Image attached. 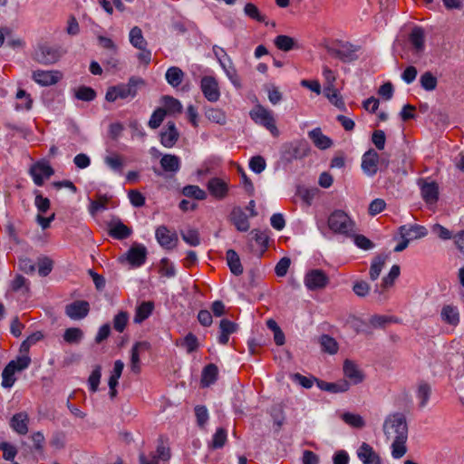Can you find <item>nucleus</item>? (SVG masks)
Here are the masks:
<instances>
[{"instance_id":"1","label":"nucleus","mask_w":464,"mask_h":464,"mask_svg":"<svg viewBox=\"0 0 464 464\" xmlns=\"http://www.w3.org/2000/svg\"><path fill=\"white\" fill-rule=\"evenodd\" d=\"M144 84V81L139 77H130L127 83H121L111 86L107 89L105 100L109 102H114L118 99L132 100L138 93L140 86Z\"/></svg>"},{"instance_id":"2","label":"nucleus","mask_w":464,"mask_h":464,"mask_svg":"<svg viewBox=\"0 0 464 464\" xmlns=\"http://www.w3.org/2000/svg\"><path fill=\"white\" fill-rule=\"evenodd\" d=\"M383 432L388 440L408 438V426L406 418L402 413L389 415L383 423Z\"/></svg>"},{"instance_id":"3","label":"nucleus","mask_w":464,"mask_h":464,"mask_svg":"<svg viewBox=\"0 0 464 464\" xmlns=\"http://www.w3.org/2000/svg\"><path fill=\"white\" fill-rule=\"evenodd\" d=\"M329 228L336 234L350 236L354 231L355 224L343 210H334L328 218Z\"/></svg>"},{"instance_id":"4","label":"nucleus","mask_w":464,"mask_h":464,"mask_svg":"<svg viewBox=\"0 0 464 464\" xmlns=\"http://www.w3.org/2000/svg\"><path fill=\"white\" fill-rule=\"evenodd\" d=\"M30 363L31 359L27 355L19 356L15 360L10 361L2 372V386L11 388L16 381L14 373L25 370Z\"/></svg>"},{"instance_id":"5","label":"nucleus","mask_w":464,"mask_h":464,"mask_svg":"<svg viewBox=\"0 0 464 464\" xmlns=\"http://www.w3.org/2000/svg\"><path fill=\"white\" fill-rule=\"evenodd\" d=\"M251 119L257 124L266 127L274 136H277L279 131L276 126L272 112L261 105L256 106L250 111Z\"/></svg>"},{"instance_id":"6","label":"nucleus","mask_w":464,"mask_h":464,"mask_svg":"<svg viewBox=\"0 0 464 464\" xmlns=\"http://www.w3.org/2000/svg\"><path fill=\"white\" fill-rule=\"evenodd\" d=\"M309 145L306 141L298 140L295 142L286 143L283 147V158L286 161H293L294 160H300L306 157L309 153Z\"/></svg>"},{"instance_id":"7","label":"nucleus","mask_w":464,"mask_h":464,"mask_svg":"<svg viewBox=\"0 0 464 464\" xmlns=\"http://www.w3.org/2000/svg\"><path fill=\"white\" fill-rule=\"evenodd\" d=\"M326 50L329 54L340 59L343 63H350L357 59L356 52L358 47L348 42H340L338 47L327 46Z\"/></svg>"},{"instance_id":"8","label":"nucleus","mask_w":464,"mask_h":464,"mask_svg":"<svg viewBox=\"0 0 464 464\" xmlns=\"http://www.w3.org/2000/svg\"><path fill=\"white\" fill-rule=\"evenodd\" d=\"M29 173L34 184L42 186L44 179H48L54 174V170L47 161L40 160L31 166Z\"/></svg>"},{"instance_id":"9","label":"nucleus","mask_w":464,"mask_h":464,"mask_svg":"<svg viewBox=\"0 0 464 464\" xmlns=\"http://www.w3.org/2000/svg\"><path fill=\"white\" fill-rule=\"evenodd\" d=\"M328 283L327 275L321 269H313L306 273L304 276V285L311 291L323 289Z\"/></svg>"},{"instance_id":"10","label":"nucleus","mask_w":464,"mask_h":464,"mask_svg":"<svg viewBox=\"0 0 464 464\" xmlns=\"http://www.w3.org/2000/svg\"><path fill=\"white\" fill-rule=\"evenodd\" d=\"M201 91L209 102H217L220 97L218 82L213 76H204L200 82Z\"/></svg>"},{"instance_id":"11","label":"nucleus","mask_w":464,"mask_h":464,"mask_svg":"<svg viewBox=\"0 0 464 464\" xmlns=\"http://www.w3.org/2000/svg\"><path fill=\"white\" fill-rule=\"evenodd\" d=\"M147 257V248L141 244H134L126 253L125 259L134 267L142 266Z\"/></svg>"},{"instance_id":"12","label":"nucleus","mask_w":464,"mask_h":464,"mask_svg":"<svg viewBox=\"0 0 464 464\" xmlns=\"http://www.w3.org/2000/svg\"><path fill=\"white\" fill-rule=\"evenodd\" d=\"M379 154L372 149L367 150L362 158V169L369 177L374 176L378 171Z\"/></svg>"},{"instance_id":"13","label":"nucleus","mask_w":464,"mask_h":464,"mask_svg":"<svg viewBox=\"0 0 464 464\" xmlns=\"http://www.w3.org/2000/svg\"><path fill=\"white\" fill-rule=\"evenodd\" d=\"M158 243L166 249L173 248L178 241L176 233L170 232L167 227L160 226L155 232Z\"/></svg>"},{"instance_id":"14","label":"nucleus","mask_w":464,"mask_h":464,"mask_svg":"<svg viewBox=\"0 0 464 464\" xmlns=\"http://www.w3.org/2000/svg\"><path fill=\"white\" fill-rule=\"evenodd\" d=\"M90 310L89 303L86 301H75L65 307V314L72 320L84 318Z\"/></svg>"},{"instance_id":"15","label":"nucleus","mask_w":464,"mask_h":464,"mask_svg":"<svg viewBox=\"0 0 464 464\" xmlns=\"http://www.w3.org/2000/svg\"><path fill=\"white\" fill-rule=\"evenodd\" d=\"M60 56L59 51L49 45L40 46L35 53L37 62L44 64L54 63L59 60Z\"/></svg>"},{"instance_id":"16","label":"nucleus","mask_w":464,"mask_h":464,"mask_svg":"<svg viewBox=\"0 0 464 464\" xmlns=\"http://www.w3.org/2000/svg\"><path fill=\"white\" fill-rule=\"evenodd\" d=\"M150 345L148 342H137L131 348L130 370L134 373L140 372V356L149 351Z\"/></svg>"},{"instance_id":"17","label":"nucleus","mask_w":464,"mask_h":464,"mask_svg":"<svg viewBox=\"0 0 464 464\" xmlns=\"http://www.w3.org/2000/svg\"><path fill=\"white\" fill-rule=\"evenodd\" d=\"M208 189L214 198L222 199L227 195L228 185L219 178H212L208 182Z\"/></svg>"},{"instance_id":"18","label":"nucleus","mask_w":464,"mask_h":464,"mask_svg":"<svg viewBox=\"0 0 464 464\" xmlns=\"http://www.w3.org/2000/svg\"><path fill=\"white\" fill-rule=\"evenodd\" d=\"M358 458L363 464H381L379 455L374 451L373 448L366 442H362L357 450Z\"/></svg>"},{"instance_id":"19","label":"nucleus","mask_w":464,"mask_h":464,"mask_svg":"<svg viewBox=\"0 0 464 464\" xmlns=\"http://www.w3.org/2000/svg\"><path fill=\"white\" fill-rule=\"evenodd\" d=\"M343 374L353 384L361 383L364 379L362 372L350 360H345L343 362Z\"/></svg>"},{"instance_id":"20","label":"nucleus","mask_w":464,"mask_h":464,"mask_svg":"<svg viewBox=\"0 0 464 464\" xmlns=\"http://www.w3.org/2000/svg\"><path fill=\"white\" fill-rule=\"evenodd\" d=\"M230 221L235 225L237 229L246 232L249 229L250 225L247 216L240 207H235L230 213Z\"/></svg>"},{"instance_id":"21","label":"nucleus","mask_w":464,"mask_h":464,"mask_svg":"<svg viewBox=\"0 0 464 464\" xmlns=\"http://www.w3.org/2000/svg\"><path fill=\"white\" fill-rule=\"evenodd\" d=\"M422 198L427 204H434L439 198V187L435 182L420 183Z\"/></svg>"},{"instance_id":"22","label":"nucleus","mask_w":464,"mask_h":464,"mask_svg":"<svg viewBox=\"0 0 464 464\" xmlns=\"http://www.w3.org/2000/svg\"><path fill=\"white\" fill-rule=\"evenodd\" d=\"M179 134L176 129L175 123L169 121L167 129L160 133V143L165 148H172L178 141Z\"/></svg>"},{"instance_id":"23","label":"nucleus","mask_w":464,"mask_h":464,"mask_svg":"<svg viewBox=\"0 0 464 464\" xmlns=\"http://www.w3.org/2000/svg\"><path fill=\"white\" fill-rule=\"evenodd\" d=\"M57 74V72L37 70L33 72V79L42 86H48L58 82Z\"/></svg>"},{"instance_id":"24","label":"nucleus","mask_w":464,"mask_h":464,"mask_svg":"<svg viewBox=\"0 0 464 464\" xmlns=\"http://www.w3.org/2000/svg\"><path fill=\"white\" fill-rule=\"evenodd\" d=\"M219 330L218 343L225 345L229 340V335L237 332V324L228 319H222L219 323Z\"/></svg>"},{"instance_id":"25","label":"nucleus","mask_w":464,"mask_h":464,"mask_svg":"<svg viewBox=\"0 0 464 464\" xmlns=\"http://www.w3.org/2000/svg\"><path fill=\"white\" fill-rule=\"evenodd\" d=\"M28 421L29 418L27 413L19 412L12 417L10 426L17 433L24 435L28 432Z\"/></svg>"},{"instance_id":"26","label":"nucleus","mask_w":464,"mask_h":464,"mask_svg":"<svg viewBox=\"0 0 464 464\" xmlns=\"http://www.w3.org/2000/svg\"><path fill=\"white\" fill-rule=\"evenodd\" d=\"M317 386L322 391H326L332 393H339L347 392L350 389V382L345 380H341L336 382L317 381Z\"/></svg>"},{"instance_id":"27","label":"nucleus","mask_w":464,"mask_h":464,"mask_svg":"<svg viewBox=\"0 0 464 464\" xmlns=\"http://www.w3.org/2000/svg\"><path fill=\"white\" fill-rule=\"evenodd\" d=\"M440 316L443 322L453 326L458 325L460 320L458 307L452 304L444 305Z\"/></svg>"},{"instance_id":"28","label":"nucleus","mask_w":464,"mask_h":464,"mask_svg":"<svg viewBox=\"0 0 464 464\" xmlns=\"http://www.w3.org/2000/svg\"><path fill=\"white\" fill-rule=\"evenodd\" d=\"M410 42L416 53L424 51L425 34L421 27H414L410 34Z\"/></svg>"},{"instance_id":"29","label":"nucleus","mask_w":464,"mask_h":464,"mask_svg":"<svg viewBox=\"0 0 464 464\" xmlns=\"http://www.w3.org/2000/svg\"><path fill=\"white\" fill-rule=\"evenodd\" d=\"M309 138L313 140L314 144L320 150H326L333 144L332 140L323 134L321 129L316 128L309 131Z\"/></svg>"},{"instance_id":"30","label":"nucleus","mask_w":464,"mask_h":464,"mask_svg":"<svg viewBox=\"0 0 464 464\" xmlns=\"http://www.w3.org/2000/svg\"><path fill=\"white\" fill-rule=\"evenodd\" d=\"M400 233L401 237H409V239H418L424 237L427 234V228L423 226L413 225L410 227L406 226H401L400 227Z\"/></svg>"},{"instance_id":"31","label":"nucleus","mask_w":464,"mask_h":464,"mask_svg":"<svg viewBox=\"0 0 464 464\" xmlns=\"http://www.w3.org/2000/svg\"><path fill=\"white\" fill-rule=\"evenodd\" d=\"M160 166L166 172L177 173L180 169V160L173 154H165L160 159Z\"/></svg>"},{"instance_id":"32","label":"nucleus","mask_w":464,"mask_h":464,"mask_svg":"<svg viewBox=\"0 0 464 464\" xmlns=\"http://www.w3.org/2000/svg\"><path fill=\"white\" fill-rule=\"evenodd\" d=\"M218 374V369L216 364L209 363L204 367L201 375V385L202 387H208L213 384L217 379Z\"/></svg>"},{"instance_id":"33","label":"nucleus","mask_w":464,"mask_h":464,"mask_svg":"<svg viewBox=\"0 0 464 464\" xmlns=\"http://www.w3.org/2000/svg\"><path fill=\"white\" fill-rule=\"evenodd\" d=\"M131 234V229L118 220L110 225L109 235L116 239H125Z\"/></svg>"},{"instance_id":"34","label":"nucleus","mask_w":464,"mask_h":464,"mask_svg":"<svg viewBox=\"0 0 464 464\" xmlns=\"http://www.w3.org/2000/svg\"><path fill=\"white\" fill-rule=\"evenodd\" d=\"M220 66L223 69V71L225 72L227 77L231 82V83L237 89H240L241 88L240 78H239V76L237 74V71L236 67L234 66L232 59L231 58H227V63H222V64Z\"/></svg>"},{"instance_id":"35","label":"nucleus","mask_w":464,"mask_h":464,"mask_svg":"<svg viewBox=\"0 0 464 464\" xmlns=\"http://www.w3.org/2000/svg\"><path fill=\"white\" fill-rule=\"evenodd\" d=\"M226 258L231 273L235 276H240L243 273V266L237 253L233 249H229L227 251Z\"/></svg>"},{"instance_id":"36","label":"nucleus","mask_w":464,"mask_h":464,"mask_svg":"<svg viewBox=\"0 0 464 464\" xmlns=\"http://www.w3.org/2000/svg\"><path fill=\"white\" fill-rule=\"evenodd\" d=\"M324 94L338 109L342 111L346 110L345 103L335 87H324Z\"/></svg>"},{"instance_id":"37","label":"nucleus","mask_w":464,"mask_h":464,"mask_svg":"<svg viewBox=\"0 0 464 464\" xmlns=\"http://www.w3.org/2000/svg\"><path fill=\"white\" fill-rule=\"evenodd\" d=\"M386 259L387 256L384 255H378L372 259L369 272L370 279L372 281L377 280L386 263Z\"/></svg>"},{"instance_id":"38","label":"nucleus","mask_w":464,"mask_h":464,"mask_svg":"<svg viewBox=\"0 0 464 464\" xmlns=\"http://www.w3.org/2000/svg\"><path fill=\"white\" fill-rule=\"evenodd\" d=\"M154 304L152 302H143L137 308L134 315V323L140 324L146 320L152 313Z\"/></svg>"},{"instance_id":"39","label":"nucleus","mask_w":464,"mask_h":464,"mask_svg":"<svg viewBox=\"0 0 464 464\" xmlns=\"http://www.w3.org/2000/svg\"><path fill=\"white\" fill-rule=\"evenodd\" d=\"M166 80L172 87H178L183 81L184 72L179 67L172 66L166 72Z\"/></svg>"},{"instance_id":"40","label":"nucleus","mask_w":464,"mask_h":464,"mask_svg":"<svg viewBox=\"0 0 464 464\" xmlns=\"http://www.w3.org/2000/svg\"><path fill=\"white\" fill-rule=\"evenodd\" d=\"M130 42L137 49L144 50L147 47V41L144 39L140 27L134 26L130 32Z\"/></svg>"},{"instance_id":"41","label":"nucleus","mask_w":464,"mask_h":464,"mask_svg":"<svg viewBox=\"0 0 464 464\" xmlns=\"http://www.w3.org/2000/svg\"><path fill=\"white\" fill-rule=\"evenodd\" d=\"M170 450L167 445L163 437H160L158 440V446L156 454H151V458L159 461V459L168 460L170 459Z\"/></svg>"},{"instance_id":"42","label":"nucleus","mask_w":464,"mask_h":464,"mask_svg":"<svg viewBox=\"0 0 464 464\" xmlns=\"http://www.w3.org/2000/svg\"><path fill=\"white\" fill-rule=\"evenodd\" d=\"M63 337L67 343H79L83 338V332L78 327L67 328Z\"/></svg>"},{"instance_id":"43","label":"nucleus","mask_w":464,"mask_h":464,"mask_svg":"<svg viewBox=\"0 0 464 464\" xmlns=\"http://www.w3.org/2000/svg\"><path fill=\"white\" fill-rule=\"evenodd\" d=\"M227 438V430L223 428H218L216 430L215 434L213 435L212 440L208 444V447L213 450L221 449L225 445Z\"/></svg>"},{"instance_id":"44","label":"nucleus","mask_w":464,"mask_h":464,"mask_svg":"<svg viewBox=\"0 0 464 464\" xmlns=\"http://www.w3.org/2000/svg\"><path fill=\"white\" fill-rule=\"evenodd\" d=\"M275 45L281 51L288 52L295 47V41L294 38L280 34L277 35L274 40Z\"/></svg>"},{"instance_id":"45","label":"nucleus","mask_w":464,"mask_h":464,"mask_svg":"<svg viewBox=\"0 0 464 464\" xmlns=\"http://www.w3.org/2000/svg\"><path fill=\"white\" fill-rule=\"evenodd\" d=\"M182 239L191 246H197L200 244L199 233L195 228H188L180 231Z\"/></svg>"},{"instance_id":"46","label":"nucleus","mask_w":464,"mask_h":464,"mask_svg":"<svg viewBox=\"0 0 464 464\" xmlns=\"http://www.w3.org/2000/svg\"><path fill=\"white\" fill-rule=\"evenodd\" d=\"M420 86L428 92L434 91L438 85V80L430 72H425L420 78Z\"/></svg>"},{"instance_id":"47","label":"nucleus","mask_w":464,"mask_h":464,"mask_svg":"<svg viewBox=\"0 0 464 464\" xmlns=\"http://www.w3.org/2000/svg\"><path fill=\"white\" fill-rule=\"evenodd\" d=\"M182 194L188 198H193L198 200H203L207 198V193L196 185H187L182 189Z\"/></svg>"},{"instance_id":"48","label":"nucleus","mask_w":464,"mask_h":464,"mask_svg":"<svg viewBox=\"0 0 464 464\" xmlns=\"http://www.w3.org/2000/svg\"><path fill=\"white\" fill-rule=\"evenodd\" d=\"M342 420L346 424H348L353 428L362 429L365 426V421H364L363 418L359 414L344 412L342 415Z\"/></svg>"},{"instance_id":"49","label":"nucleus","mask_w":464,"mask_h":464,"mask_svg":"<svg viewBox=\"0 0 464 464\" xmlns=\"http://www.w3.org/2000/svg\"><path fill=\"white\" fill-rule=\"evenodd\" d=\"M104 162L111 170L121 173L123 169V160L120 155L116 153L107 155L104 158Z\"/></svg>"},{"instance_id":"50","label":"nucleus","mask_w":464,"mask_h":464,"mask_svg":"<svg viewBox=\"0 0 464 464\" xmlns=\"http://www.w3.org/2000/svg\"><path fill=\"white\" fill-rule=\"evenodd\" d=\"M320 343H321L322 349L330 354H334L338 351L337 342L333 337H331L327 334H324L321 336Z\"/></svg>"},{"instance_id":"51","label":"nucleus","mask_w":464,"mask_h":464,"mask_svg":"<svg viewBox=\"0 0 464 464\" xmlns=\"http://www.w3.org/2000/svg\"><path fill=\"white\" fill-rule=\"evenodd\" d=\"M206 117L216 123L224 125L227 122V116L225 112L218 108H210L206 111Z\"/></svg>"},{"instance_id":"52","label":"nucleus","mask_w":464,"mask_h":464,"mask_svg":"<svg viewBox=\"0 0 464 464\" xmlns=\"http://www.w3.org/2000/svg\"><path fill=\"white\" fill-rule=\"evenodd\" d=\"M188 353L195 352L198 348V340L195 334L188 333L180 343Z\"/></svg>"},{"instance_id":"53","label":"nucleus","mask_w":464,"mask_h":464,"mask_svg":"<svg viewBox=\"0 0 464 464\" xmlns=\"http://www.w3.org/2000/svg\"><path fill=\"white\" fill-rule=\"evenodd\" d=\"M101 377H102V367H101V365H96L93 368L92 373L90 374V376L88 378V384H89L90 390L92 392H96L98 391Z\"/></svg>"},{"instance_id":"54","label":"nucleus","mask_w":464,"mask_h":464,"mask_svg":"<svg viewBox=\"0 0 464 464\" xmlns=\"http://www.w3.org/2000/svg\"><path fill=\"white\" fill-rule=\"evenodd\" d=\"M74 95L78 100L84 102H92L95 99L96 92L91 87L81 86L75 91Z\"/></svg>"},{"instance_id":"55","label":"nucleus","mask_w":464,"mask_h":464,"mask_svg":"<svg viewBox=\"0 0 464 464\" xmlns=\"http://www.w3.org/2000/svg\"><path fill=\"white\" fill-rule=\"evenodd\" d=\"M407 441V438L404 439H398V440H392V455L394 459H401L402 456L405 455L407 449L405 446V443Z\"/></svg>"},{"instance_id":"56","label":"nucleus","mask_w":464,"mask_h":464,"mask_svg":"<svg viewBox=\"0 0 464 464\" xmlns=\"http://www.w3.org/2000/svg\"><path fill=\"white\" fill-rule=\"evenodd\" d=\"M400 273V266L398 265H393L389 274L382 278V287L388 288L393 285L395 280L399 277Z\"/></svg>"},{"instance_id":"57","label":"nucleus","mask_w":464,"mask_h":464,"mask_svg":"<svg viewBox=\"0 0 464 464\" xmlns=\"http://www.w3.org/2000/svg\"><path fill=\"white\" fill-rule=\"evenodd\" d=\"M164 106L166 113H179L182 111V105L180 102L173 97H164Z\"/></svg>"},{"instance_id":"58","label":"nucleus","mask_w":464,"mask_h":464,"mask_svg":"<svg viewBox=\"0 0 464 464\" xmlns=\"http://www.w3.org/2000/svg\"><path fill=\"white\" fill-rule=\"evenodd\" d=\"M110 200L107 195H98L97 200H92L90 205V212L95 215L97 212L106 209V204Z\"/></svg>"},{"instance_id":"59","label":"nucleus","mask_w":464,"mask_h":464,"mask_svg":"<svg viewBox=\"0 0 464 464\" xmlns=\"http://www.w3.org/2000/svg\"><path fill=\"white\" fill-rule=\"evenodd\" d=\"M128 321L129 314L127 312L121 311L113 318V328L117 332L122 333L128 324Z\"/></svg>"},{"instance_id":"60","label":"nucleus","mask_w":464,"mask_h":464,"mask_svg":"<svg viewBox=\"0 0 464 464\" xmlns=\"http://www.w3.org/2000/svg\"><path fill=\"white\" fill-rule=\"evenodd\" d=\"M166 115V111L163 108H158L155 110L150 116V119L149 121V126L151 129H157L160 126L162 123L164 118Z\"/></svg>"},{"instance_id":"61","label":"nucleus","mask_w":464,"mask_h":464,"mask_svg":"<svg viewBox=\"0 0 464 464\" xmlns=\"http://www.w3.org/2000/svg\"><path fill=\"white\" fill-rule=\"evenodd\" d=\"M431 393L430 386L428 383H421L418 389V398L420 399V407L424 408Z\"/></svg>"},{"instance_id":"62","label":"nucleus","mask_w":464,"mask_h":464,"mask_svg":"<svg viewBox=\"0 0 464 464\" xmlns=\"http://www.w3.org/2000/svg\"><path fill=\"white\" fill-rule=\"evenodd\" d=\"M195 415L197 423L200 428H203L208 420V409L203 405H198L195 408Z\"/></svg>"},{"instance_id":"63","label":"nucleus","mask_w":464,"mask_h":464,"mask_svg":"<svg viewBox=\"0 0 464 464\" xmlns=\"http://www.w3.org/2000/svg\"><path fill=\"white\" fill-rule=\"evenodd\" d=\"M160 272L167 277H173L176 275L174 265L168 258H162L160 261Z\"/></svg>"},{"instance_id":"64","label":"nucleus","mask_w":464,"mask_h":464,"mask_svg":"<svg viewBox=\"0 0 464 464\" xmlns=\"http://www.w3.org/2000/svg\"><path fill=\"white\" fill-rule=\"evenodd\" d=\"M266 166V160L262 156H255L251 158L249 161V168L251 169L252 171L257 174L265 170Z\"/></svg>"}]
</instances>
